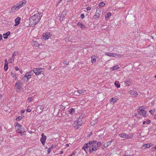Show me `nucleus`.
I'll list each match as a JSON object with an SVG mask.
<instances>
[{"mask_svg":"<svg viewBox=\"0 0 156 156\" xmlns=\"http://www.w3.org/2000/svg\"><path fill=\"white\" fill-rule=\"evenodd\" d=\"M118 54L114 53V56L113 57H116L118 56Z\"/></svg>","mask_w":156,"mask_h":156,"instance_id":"13d9d810","label":"nucleus"},{"mask_svg":"<svg viewBox=\"0 0 156 156\" xmlns=\"http://www.w3.org/2000/svg\"><path fill=\"white\" fill-rule=\"evenodd\" d=\"M10 31H8L6 33L4 34H3V38L5 39L7 38L8 36L10 34Z\"/></svg>","mask_w":156,"mask_h":156,"instance_id":"f3484780","label":"nucleus"},{"mask_svg":"<svg viewBox=\"0 0 156 156\" xmlns=\"http://www.w3.org/2000/svg\"><path fill=\"white\" fill-rule=\"evenodd\" d=\"M44 107V105H39L37 107L35 111L37 113H40L42 112Z\"/></svg>","mask_w":156,"mask_h":156,"instance_id":"7ed1b4c3","label":"nucleus"},{"mask_svg":"<svg viewBox=\"0 0 156 156\" xmlns=\"http://www.w3.org/2000/svg\"><path fill=\"white\" fill-rule=\"evenodd\" d=\"M64 121L66 122H70L71 124L73 122V119L69 117L66 118L64 119Z\"/></svg>","mask_w":156,"mask_h":156,"instance_id":"9d476101","label":"nucleus"},{"mask_svg":"<svg viewBox=\"0 0 156 156\" xmlns=\"http://www.w3.org/2000/svg\"><path fill=\"white\" fill-rule=\"evenodd\" d=\"M63 63L64 64H66V65H68L69 64V62H67V61H65L64 62H63Z\"/></svg>","mask_w":156,"mask_h":156,"instance_id":"de8ad7c7","label":"nucleus"},{"mask_svg":"<svg viewBox=\"0 0 156 156\" xmlns=\"http://www.w3.org/2000/svg\"><path fill=\"white\" fill-rule=\"evenodd\" d=\"M17 89H20L22 87V83L20 80H18L15 84Z\"/></svg>","mask_w":156,"mask_h":156,"instance_id":"1a4fd4ad","label":"nucleus"},{"mask_svg":"<svg viewBox=\"0 0 156 156\" xmlns=\"http://www.w3.org/2000/svg\"><path fill=\"white\" fill-rule=\"evenodd\" d=\"M74 123L75 124H77L80 126L82 125V121L81 118H80V117L77 118L76 121L74 122Z\"/></svg>","mask_w":156,"mask_h":156,"instance_id":"423d86ee","label":"nucleus"},{"mask_svg":"<svg viewBox=\"0 0 156 156\" xmlns=\"http://www.w3.org/2000/svg\"><path fill=\"white\" fill-rule=\"evenodd\" d=\"M149 112L151 114L153 115L154 112V111L152 110H151L149 111Z\"/></svg>","mask_w":156,"mask_h":156,"instance_id":"49530a36","label":"nucleus"},{"mask_svg":"<svg viewBox=\"0 0 156 156\" xmlns=\"http://www.w3.org/2000/svg\"><path fill=\"white\" fill-rule=\"evenodd\" d=\"M142 107H139V108H138V109L140 111H138V113L139 114H141L144 116H145L146 115V111H145L142 108H141Z\"/></svg>","mask_w":156,"mask_h":156,"instance_id":"20e7f679","label":"nucleus"},{"mask_svg":"<svg viewBox=\"0 0 156 156\" xmlns=\"http://www.w3.org/2000/svg\"><path fill=\"white\" fill-rule=\"evenodd\" d=\"M26 2V1L25 0L23 2H20L19 3L17 4L19 6L20 8L22 6L25 5Z\"/></svg>","mask_w":156,"mask_h":156,"instance_id":"dca6fc26","label":"nucleus"},{"mask_svg":"<svg viewBox=\"0 0 156 156\" xmlns=\"http://www.w3.org/2000/svg\"><path fill=\"white\" fill-rule=\"evenodd\" d=\"M2 36L1 34H0V40H2Z\"/></svg>","mask_w":156,"mask_h":156,"instance_id":"4d7b16f0","label":"nucleus"},{"mask_svg":"<svg viewBox=\"0 0 156 156\" xmlns=\"http://www.w3.org/2000/svg\"><path fill=\"white\" fill-rule=\"evenodd\" d=\"M91 9V8L90 7H87V10H90Z\"/></svg>","mask_w":156,"mask_h":156,"instance_id":"5fc2aeb1","label":"nucleus"},{"mask_svg":"<svg viewBox=\"0 0 156 156\" xmlns=\"http://www.w3.org/2000/svg\"><path fill=\"white\" fill-rule=\"evenodd\" d=\"M29 107H28L27 109L26 110V111L28 112H30L31 111V110L30 109L28 108Z\"/></svg>","mask_w":156,"mask_h":156,"instance_id":"603ef678","label":"nucleus"},{"mask_svg":"<svg viewBox=\"0 0 156 156\" xmlns=\"http://www.w3.org/2000/svg\"><path fill=\"white\" fill-rule=\"evenodd\" d=\"M20 9L19 6L16 4L11 8L9 12L12 13L13 12H15L16 10H18Z\"/></svg>","mask_w":156,"mask_h":156,"instance_id":"39448f33","label":"nucleus"},{"mask_svg":"<svg viewBox=\"0 0 156 156\" xmlns=\"http://www.w3.org/2000/svg\"><path fill=\"white\" fill-rule=\"evenodd\" d=\"M129 93L132 96L134 97H136L138 95L137 92L134 90H130L129 91Z\"/></svg>","mask_w":156,"mask_h":156,"instance_id":"9b49d317","label":"nucleus"},{"mask_svg":"<svg viewBox=\"0 0 156 156\" xmlns=\"http://www.w3.org/2000/svg\"><path fill=\"white\" fill-rule=\"evenodd\" d=\"M77 24L78 26H80L81 28L84 29L86 28L85 26L81 23L78 22Z\"/></svg>","mask_w":156,"mask_h":156,"instance_id":"6ab92c4d","label":"nucleus"},{"mask_svg":"<svg viewBox=\"0 0 156 156\" xmlns=\"http://www.w3.org/2000/svg\"><path fill=\"white\" fill-rule=\"evenodd\" d=\"M105 5V3L103 2H101L99 4V6L100 7H103Z\"/></svg>","mask_w":156,"mask_h":156,"instance_id":"58836bf2","label":"nucleus"},{"mask_svg":"<svg viewBox=\"0 0 156 156\" xmlns=\"http://www.w3.org/2000/svg\"><path fill=\"white\" fill-rule=\"evenodd\" d=\"M92 143H93L94 144H96L97 147H98V148L100 147L101 144V143L100 142H97L95 140H92Z\"/></svg>","mask_w":156,"mask_h":156,"instance_id":"a211bd4d","label":"nucleus"},{"mask_svg":"<svg viewBox=\"0 0 156 156\" xmlns=\"http://www.w3.org/2000/svg\"><path fill=\"white\" fill-rule=\"evenodd\" d=\"M126 135V133H120L119 134V136L121 138H125V135Z\"/></svg>","mask_w":156,"mask_h":156,"instance_id":"c756f323","label":"nucleus"},{"mask_svg":"<svg viewBox=\"0 0 156 156\" xmlns=\"http://www.w3.org/2000/svg\"><path fill=\"white\" fill-rule=\"evenodd\" d=\"M154 118L156 119V114L154 116Z\"/></svg>","mask_w":156,"mask_h":156,"instance_id":"774afa93","label":"nucleus"},{"mask_svg":"<svg viewBox=\"0 0 156 156\" xmlns=\"http://www.w3.org/2000/svg\"><path fill=\"white\" fill-rule=\"evenodd\" d=\"M15 69L16 71H18L19 70V68L18 67H16Z\"/></svg>","mask_w":156,"mask_h":156,"instance_id":"052dcab7","label":"nucleus"},{"mask_svg":"<svg viewBox=\"0 0 156 156\" xmlns=\"http://www.w3.org/2000/svg\"><path fill=\"white\" fill-rule=\"evenodd\" d=\"M63 16H60V20H61V18H62Z\"/></svg>","mask_w":156,"mask_h":156,"instance_id":"69168bd1","label":"nucleus"},{"mask_svg":"<svg viewBox=\"0 0 156 156\" xmlns=\"http://www.w3.org/2000/svg\"><path fill=\"white\" fill-rule=\"evenodd\" d=\"M119 68V67L118 66H117V65L116 66L113 67L112 70H115V69H118Z\"/></svg>","mask_w":156,"mask_h":156,"instance_id":"ea45409f","label":"nucleus"},{"mask_svg":"<svg viewBox=\"0 0 156 156\" xmlns=\"http://www.w3.org/2000/svg\"><path fill=\"white\" fill-rule=\"evenodd\" d=\"M150 122L151 121L150 120H148L146 122V123L148 124H149Z\"/></svg>","mask_w":156,"mask_h":156,"instance_id":"3c124183","label":"nucleus"},{"mask_svg":"<svg viewBox=\"0 0 156 156\" xmlns=\"http://www.w3.org/2000/svg\"><path fill=\"white\" fill-rule=\"evenodd\" d=\"M32 44L35 47H37L39 45V44L36 41H33L32 42Z\"/></svg>","mask_w":156,"mask_h":156,"instance_id":"bb28decb","label":"nucleus"},{"mask_svg":"<svg viewBox=\"0 0 156 156\" xmlns=\"http://www.w3.org/2000/svg\"><path fill=\"white\" fill-rule=\"evenodd\" d=\"M74 111L75 110L74 108H71L69 110V112L70 113V114H72L74 112Z\"/></svg>","mask_w":156,"mask_h":156,"instance_id":"4c0bfd02","label":"nucleus"},{"mask_svg":"<svg viewBox=\"0 0 156 156\" xmlns=\"http://www.w3.org/2000/svg\"><path fill=\"white\" fill-rule=\"evenodd\" d=\"M74 95H75L78 96L79 95V94L78 93V91L77 90L75 91L74 92Z\"/></svg>","mask_w":156,"mask_h":156,"instance_id":"37998d69","label":"nucleus"},{"mask_svg":"<svg viewBox=\"0 0 156 156\" xmlns=\"http://www.w3.org/2000/svg\"><path fill=\"white\" fill-rule=\"evenodd\" d=\"M28 100L29 102H30L33 100L32 98L31 97H29L28 98Z\"/></svg>","mask_w":156,"mask_h":156,"instance_id":"a18cd8bd","label":"nucleus"},{"mask_svg":"<svg viewBox=\"0 0 156 156\" xmlns=\"http://www.w3.org/2000/svg\"><path fill=\"white\" fill-rule=\"evenodd\" d=\"M78 93L79 94H82L85 92V90L83 89H81V90H78Z\"/></svg>","mask_w":156,"mask_h":156,"instance_id":"2f4dec72","label":"nucleus"},{"mask_svg":"<svg viewBox=\"0 0 156 156\" xmlns=\"http://www.w3.org/2000/svg\"><path fill=\"white\" fill-rule=\"evenodd\" d=\"M34 73V72L32 70L30 72H27V74H28L29 75H30V76H31Z\"/></svg>","mask_w":156,"mask_h":156,"instance_id":"e433bc0d","label":"nucleus"},{"mask_svg":"<svg viewBox=\"0 0 156 156\" xmlns=\"http://www.w3.org/2000/svg\"><path fill=\"white\" fill-rule=\"evenodd\" d=\"M101 12H100L99 11H98L97 9L96 11V13L94 16L93 18L95 19L97 18L99 16Z\"/></svg>","mask_w":156,"mask_h":156,"instance_id":"ddd939ff","label":"nucleus"},{"mask_svg":"<svg viewBox=\"0 0 156 156\" xmlns=\"http://www.w3.org/2000/svg\"><path fill=\"white\" fill-rule=\"evenodd\" d=\"M110 101L111 102L114 104L117 101V100L116 99H114L113 98H112L110 99Z\"/></svg>","mask_w":156,"mask_h":156,"instance_id":"7c9ffc66","label":"nucleus"},{"mask_svg":"<svg viewBox=\"0 0 156 156\" xmlns=\"http://www.w3.org/2000/svg\"><path fill=\"white\" fill-rule=\"evenodd\" d=\"M43 36L44 37V39L45 40H46L48 39L51 36V34L50 33L48 32L45 33H44Z\"/></svg>","mask_w":156,"mask_h":156,"instance_id":"6e6552de","label":"nucleus"},{"mask_svg":"<svg viewBox=\"0 0 156 156\" xmlns=\"http://www.w3.org/2000/svg\"><path fill=\"white\" fill-rule=\"evenodd\" d=\"M42 137L41 138V142L42 144L44 145L45 142V140L46 139V136L44 135L43 133L41 134Z\"/></svg>","mask_w":156,"mask_h":156,"instance_id":"0eeeda50","label":"nucleus"},{"mask_svg":"<svg viewBox=\"0 0 156 156\" xmlns=\"http://www.w3.org/2000/svg\"><path fill=\"white\" fill-rule=\"evenodd\" d=\"M32 13L33 15L31 16L30 19V23H31L32 25H34L37 24L39 22L42 16L40 13L39 12L34 14Z\"/></svg>","mask_w":156,"mask_h":156,"instance_id":"f03ea898","label":"nucleus"},{"mask_svg":"<svg viewBox=\"0 0 156 156\" xmlns=\"http://www.w3.org/2000/svg\"><path fill=\"white\" fill-rule=\"evenodd\" d=\"M51 149L50 148H49L48 150V153H50L51 151Z\"/></svg>","mask_w":156,"mask_h":156,"instance_id":"864d4df0","label":"nucleus"},{"mask_svg":"<svg viewBox=\"0 0 156 156\" xmlns=\"http://www.w3.org/2000/svg\"><path fill=\"white\" fill-rule=\"evenodd\" d=\"M145 123H146V121H144V122H143V125H144V124H145Z\"/></svg>","mask_w":156,"mask_h":156,"instance_id":"e2e57ef3","label":"nucleus"},{"mask_svg":"<svg viewBox=\"0 0 156 156\" xmlns=\"http://www.w3.org/2000/svg\"><path fill=\"white\" fill-rule=\"evenodd\" d=\"M16 55V52H14V53L12 55V58H14V57Z\"/></svg>","mask_w":156,"mask_h":156,"instance_id":"09e8293b","label":"nucleus"},{"mask_svg":"<svg viewBox=\"0 0 156 156\" xmlns=\"http://www.w3.org/2000/svg\"><path fill=\"white\" fill-rule=\"evenodd\" d=\"M95 57L94 55H93L91 57V62L92 63H95L96 61Z\"/></svg>","mask_w":156,"mask_h":156,"instance_id":"4be33fe9","label":"nucleus"},{"mask_svg":"<svg viewBox=\"0 0 156 156\" xmlns=\"http://www.w3.org/2000/svg\"><path fill=\"white\" fill-rule=\"evenodd\" d=\"M124 84L126 86H129L131 84V83L129 80H127L125 82Z\"/></svg>","mask_w":156,"mask_h":156,"instance_id":"393cba45","label":"nucleus"},{"mask_svg":"<svg viewBox=\"0 0 156 156\" xmlns=\"http://www.w3.org/2000/svg\"><path fill=\"white\" fill-rule=\"evenodd\" d=\"M98 122V119H95L93 120L90 123L91 125L94 126L95 124H96Z\"/></svg>","mask_w":156,"mask_h":156,"instance_id":"aec40b11","label":"nucleus"},{"mask_svg":"<svg viewBox=\"0 0 156 156\" xmlns=\"http://www.w3.org/2000/svg\"><path fill=\"white\" fill-rule=\"evenodd\" d=\"M112 142V141H108V142H106L104 144V147H108L109 145L111 144Z\"/></svg>","mask_w":156,"mask_h":156,"instance_id":"a878e982","label":"nucleus"},{"mask_svg":"<svg viewBox=\"0 0 156 156\" xmlns=\"http://www.w3.org/2000/svg\"><path fill=\"white\" fill-rule=\"evenodd\" d=\"M111 15V13L110 12H108L107 13V14L105 15V19H106L108 18L109 16H110Z\"/></svg>","mask_w":156,"mask_h":156,"instance_id":"c9c22d12","label":"nucleus"},{"mask_svg":"<svg viewBox=\"0 0 156 156\" xmlns=\"http://www.w3.org/2000/svg\"><path fill=\"white\" fill-rule=\"evenodd\" d=\"M63 153V151H61V152L60 153V154H61Z\"/></svg>","mask_w":156,"mask_h":156,"instance_id":"0e129e2a","label":"nucleus"},{"mask_svg":"<svg viewBox=\"0 0 156 156\" xmlns=\"http://www.w3.org/2000/svg\"><path fill=\"white\" fill-rule=\"evenodd\" d=\"M22 117L21 116H19L16 119V120L17 121H19L22 119Z\"/></svg>","mask_w":156,"mask_h":156,"instance_id":"a19ab883","label":"nucleus"},{"mask_svg":"<svg viewBox=\"0 0 156 156\" xmlns=\"http://www.w3.org/2000/svg\"><path fill=\"white\" fill-rule=\"evenodd\" d=\"M24 77L26 78L27 81H28L29 79L30 78V75H29L28 74H27V73H26V75L24 76Z\"/></svg>","mask_w":156,"mask_h":156,"instance_id":"c85d7f7f","label":"nucleus"},{"mask_svg":"<svg viewBox=\"0 0 156 156\" xmlns=\"http://www.w3.org/2000/svg\"><path fill=\"white\" fill-rule=\"evenodd\" d=\"M5 64L4 66V69L5 71H7L8 69V62L6 58L5 60Z\"/></svg>","mask_w":156,"mask_h":156,"instance_id":"f8f14e48","label":"nucleus"},{"mask_svg":"<svg viewBox=\"0 0 156 156\" xmlns=\"http://www.w3.org/2000/svg\"><path fill=\"white\" fill-rule=\"evenodd\" d=\"M69 37H66L65 38V40L66 42H68L69 41Z\"/></svg>","mask_w":156,"mask_h":156,"instance_id":"c03bdc74","label":"nucleus"},{"mask_svg":"<svg viewBox=\"0 0 156 156\" xmlns=\"http://www.w3.org/2000/svg\"><path fill=\"white\" fill-rule=\"evenodd\" d=\"M14 61V58H10V59H9V62L10 63H12V62Z\"/></svg>","mask_w":156,"mask_h":156,"instance_id":"79ce46f5","label":"nucleus"},{"mask_svg":"<svg viewBox=\"0 0 156 156\" xmlns=\"http://www.w3.org/2000/svg\"><path fill=\"white\" fill-rule=\"evenodd\" d=\"M32 70L34 72V73H35L36 75H38L37 68H34Z\"/></svg>","mask_w":156,"mask_h":156,"instance_id":"473e14b6","label":"nucleus"},{"mask_svg":"<svg viewBox=\"0 0 156 156\" xmlns=\"http://www.w3.org/2000/svg\"><path fill=\"white\" fill-rule=\"evenodd\" d=\"M123 55L121 54H118L117 57H121Z\"/></svg>","mask_w":156,"mask_h":156,"instance_id":"6e6d98bb","label":"nucleus"},{"mask_svg":"<svg viewBox=\"0 0 156 156\" xmlns=\"http://www.w3.org/2000/svg\"><path fill=\"white\" fill-rule=\"evenodd\" d=\"M105 55H106L108 56H112L113 57L114 56V53H106L105 54Z\"/></svg>","mask_w":156,"mask_h":156,"instance_id":"f704fd0d","label":"nucleus"},{"mask_svg":"<svg viewBox=\"0 0 156 156\" xmlns=\"http://www.w3.org/2000/svg\"><path fill=\"white\" fill-rule=\"evenodd\" d=\"M25 111L23 110H22L21 111V113H23L25 112Z\"/></svg>","mask_w":156,"mask_h":156,"instance_id":"bf43d9fd","label":"nucleus"},{"mask_svg":"<svg viewBox=\"0 0 156 156\" xmlns=\"http://www.w3.org/2000/svg\"><path fill=\"white\" fill-rule=\"evenodd\" d=\"M38 75L40 74L42 72H43L44 71V69L43 68H37Z\"/></svg>","mask_w":156,"mask_h":156,"instance_id":"5701e85b","label":"nucleus"},{"mask_svg":"<svg viewBox=\"0 0 156 156\" xmlns=\"http://www.w3.org/2000/svg\"><path fill=\"white\" fill-rule=\"evenodd\" d=\"M154 149H156V146L154 148H153L152 149H153V150Z\"/></svg>","mask_w":156,"mask_h":156,"instance_id":"338daca9","label":"nucleus"},{"mask_svg":"<svg viewBox=\"0 0 156 156\" xmlns=\"http://www.w3.org/2000/svg\"><path fill=\"white\" fill-rule=\"evenodd\" d=\"M20 20L21 18L20 17H17L16 18L15 20V22L16 24L15 25V26H16L18 25L20 23Z\"/></svg>","mask_w":156,"mask_h":156,"instance_id":"4468645a","label":"nucleus"},{"mask_svg":"<svg viewBox=\"0 0 156 156\" xmlns=\"http://www.w3.org/2000/svg\"><path fill=\"white\" fill-rule=\"evenodd\" d=\"M152 145V144L151 143L148 144H145L142 146L143 147H144L145 148H149Z\"/></svg>","mask_w":156,"mask_h":156,"instance_id":"b1692460","label":"nucleus"},{"mask_svg":"<svg viewBox=\"0 0 156 156\" xmlns=\"http://www.w3.org/2000/svg\"><path fill=\"white\" fill-rule=\"evenodd\" d=\"M62 0H59L58 2V4L57 5H58L62 1Z\"/></svg>","mask_w":156,"mask_h":156,"instance_id":"680f3d73","label":"nucleus"},{"mask_svg":"<svg viewBox=\"0 0 156 156\" xmlns=\"http://www.w3.org/2000/svg\"><path fill=\"white\" fill-rule=\"evenodd\" d=\"M96 144H94L92 143V141H90L87 143L85 144L82 147V149L84 150L86 153H87V149L90 147L89 148V152L90 153H91L94 151L97 150L98 149V147H97Z\"/></svg>","mask_w":156,"mask_h":156,"instance_id":"f257e3e1","label":"nucleus"},{"mask_svg":"<svg viewBox=\"0 0 156 156\" xmlns=\"http://www.w3.org/2000/svg\"><path fill=\"white\" fill-rule=\"evenodd\" d=\"M19 130H20V131L18 132L19 133L22 134L23 133H24L25 132L24 128L23 127L21 128H20V129H19Z\"/></svg>","mask_w":156,"mask_h":156,"instance_id":"412c9836","label":"nucleus"},{"mask_svg":"<svg viewBox=\"0 0 156 156\" xmlns=\"http://www.w3.org/2000/svg\"><path fill=\"white\" fill-rule=\"evenodd\" d=\"M23 126L22 125H20L18 122L17 123L16 125L15 126V127L18 128V129L19 130V129H20Z\"/></svg>","mask_w":156,"mask_h":156,"instance_id":"72a5a7b5","label":"nucleus"},{"mask_svg":"<svg viewBox=\"0 0 156 156\" xmlns=\"http://www.w3.org/2000/svg\"><path fill=\"white\" fill-rule=\"evenodd\" d=\"M133 137V135L132 133L127 134L126 133L125 138L126 139H129L132 138Z\"/></svg>","mask_w":156,"mask_h":156,"instance_id":"2eb2a0df","label":"nucleus"},{"mask_svg":"<svg viewBox=\"0 0 156 156\" xmlns=\"http://www.w3.org/2000/svg\"><path fill=\"white\" fill-rule=\"evenodd\" d=\"M115 85L117 88H119L120 87V84L119 83V81H115Z\"/></svg>","mask_w":156,"mask_h":156,"instance_id":"cd10ccee","label":"nucleus"},{"mask_svg":"<svg viewBox=\"0 0 156 156\" xmlns=\"http://www.w3.org/2000/svg\"><path fill=\"white\" fill-rule=\"evenodd\" d=\"M80 17L82 19H83V18H84L85 16L83 14H82L81 15Z\"/></svg>","mask_w":156,"mask_h":156,"instance_id":"8fccbe9b","label":"nucleus"}]
</instances>
